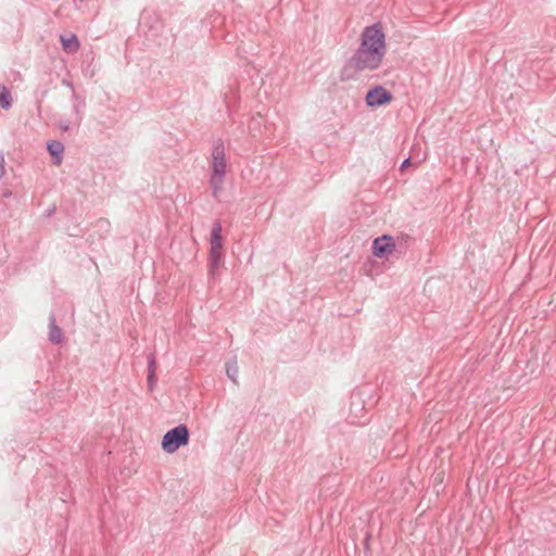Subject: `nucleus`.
Here are the masks:
<instances>
[{
  "label": "nucleus",
  "mask_w": 556,
  "mask_h": 556,
  "mask_svg": "<svg viewBox=\"0 0 556 556\" xmlns=\"http://www.w3.org/2000/svg\"><path fill=\"white\" fill-rule=\"evenodd\" d=\"M222 225L219 223L214 224L211 232V265L217 267L222 258Z\"/></svg>",
  "instance_id": "nucleus-4"
},
{
  "label": "nucleus",
  "mask_w": 556,
  "mask_h": 556,
  "mask_svg": "<svg viewBox=\"0 0 556 556\" xmlns=\"http://www.w3.org/2000/svg\"><path fill=\"white\" fill-rule=\"evenodd\" d=\"M212 177L211 185L213 187V194L216 197L222 190L224 176L226 174V159L223 147H216L212 154Z\"/></svg>",
  "instance_id": "nucleus-2"
},
{
  "label": "nucleus",
  "mask_w": 556,
  "mask_h": 556,
  "mask_svg": "<svg viewBox=\"0 0 556 556\" xmlns=\"http://www.w3.org/2000/svg\"><path fill=\"white\" fill-rule=\"evenodd\" d=\"M238 371V368H233V370H231V374H235Z\"/></svg>",
  "instance_id": "nucleus-14"
},
{
  "label": "nucleus",
  "mask_w": 556,
  "mask_h": 556,
  "mask_svg": "<svg viewBox=\"0 0 556 556\" xmlns=\"http://www.w3.org/2000/svg\"><path fill=\"white\" fill-rule=\"evenodd\" d=\"M50 340L54 343H60L62 341V331L61 329L55 326L54 324H51L50 331H49Z\"/></svg>",
  "instance_id": "nucleus-10"
},
{
  "label": "nucleus",
  "mask_w": 556,
  "mask_h": 556,
  "mask_svg": "<svg viewBox=\"0 0 556 556\" xmlns=\"http://www.w3.org/2000/svg\"><path fill=\"white\" fill-rule=\"evenodd\" d=\"M393 97L386 88L378 86L369 90L366 96V103L370 108L389 104Z\"/></svg>",
  "instance_id": "nucleus-5"
},
{
  "label": "nucleus",
  "mask_w": 556,
  "mask_h": 556,
  "mask_svg": "<svg viewBox=\"0 0 556 556\" xmlns=\"http://www.w3.org/2000/svg\"><path fill=\"white\" fill-rule=\"evenodd\" d=\"M374 254L378 257H383L386 255H389L393 253L395 249V243L392 237L390 236H382L377 238L374 241Z\"/></svg>",
  "instance_id": "nucleus-6"
},
{
  "label": "nucleus",
  "mask_w": 556,
  "mask_h": 556,
  "mask_svg": "<svg viewBox=\"0 0 556 556\" xmlns=\"http://www.w3.org/2000/svg\"><path fill=\"white\" fill-rule=\"evenodd\" d=\"M409 160H406L402 166H408Z\"/></svg>",
  "instance_id": "nucleus-13"
},
{
  "label": "nucleus",
  "mask_w": 556,
  "mask_h": 556,
  "mask_svg": "<svg viewBox=\"0 0 556 556\" xmlns=\"http://www.w3.org/2000/svg\"><path fill=\"white\" fill-rule=\"evenodd\" d=\"M387 52L386 36L378 24L366 27L361 35V45L350 64L355 71L378 68Z\"/></svg>",
  "instance_id": "nucleus-1"
},
{
  "label": "nucleus",
  "mask_w": 556,
  "mask_h": 556,
  "mask_svg": "<svg viewBox=\"0 0 556 556\" xmlns=\"http://www.w3.org/2000/svg\"><path fill=\"white\" fill-rule=\"evenodd\" d=\"M48 150L52 156L56 157V163H60L61 154L64 151L63 144L59 141H52L48 144Z\"/></svg>",
  "instance_id": "nucleus-8"
},
{
  "label": "nucleus",
  "mask_w": 556,
  "mask_h": 556,
  "mask_svg": "<svg viewBox=\"0 0 556 556\" xmlns=\"http://www.w3.org/2000/svg\"><path fill=\"white\" fill-rule=\"evenodd\" d=\"M153 366H154V361H152L150 364V374H149V378H148L150 387H152L153 379H154V367Z\"/></svg>",
  "instance_id": "nucleus-11"
},
{
  "label": "nucleus",
  "mask_w": 556,
  "mask_h": 556,
  "mask_svg": "<svg viewBox=\"0 0 556 556\" xmlns=\"http://www.w3.org/2000/svg\"><path fill=\"white\" fill-rule=\"evenodd\" d=\"M227 374H228V376H229L231 379H235V378H233V375L231 374V368H230V367H228V368H227Z\"/></svg>",
  "instance_id": "nucleus-12"
},
{
  "label": "nucleus",
  "mask_w": 556,
  "mask_h": 556,
  "mask_svg": "<svg viewBox=\"0 0 556 556\" xmlns=\"http://www.w3.org/2000/svg\"><path fill=\"white\" fill-rule=\"evenodd\" d=\"M189 442V431L184 425L177 426L167 431L162 440V448L168 453H175L180 446L187 445Z\"/></svg>",
  "instance_id": "nucleus-3"
},
{
  "label": "nucleus",
  "mask_w": 556,
  "mask_h": 556,
  "mask_svg": "<svg viewBox=\"0 0 556 556\" xmlns=\"http://www.w3.org/2000/svg\"><path fill=\"white\" fill-rule=\"evenodd\" d=\"M238 371V368H233V370H231V374H235Z\"/></svg>",
  "instance_id": "nucleus-15"
},
{
  "label": "nucleus",
  "mask_w": 556,
  "mask_h": 556,
  "mask_svg": "<svg viewBox=\"0 0 556 556\" xmlns=\"http://www.w3.org/2000/svg\"><path fill=\"white\" fill-rule=\"evenodd\" d=\"M11 94L9 92V90L0 85V105L3 108V109H9L11 106Z\"/></svg>",
  "instance_id": "nucleus-9"
},
{
  "label": "nucleus",
  "mask_w": 556,
  "mask_h": 556,
  "mask_svg": "<svg viewBox=\"0 0 556 556\" xmlns=\"http://www.w3.org/2000/svg\"><path fill=\"white\" fill-rule=\"evenodd\" d=\"M63 49L67 52H76L79 48V41L75 35L61 36Z\"/></svg>",
  "instance_id": "nucleus-7"
}]
</instances>
